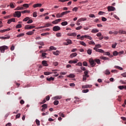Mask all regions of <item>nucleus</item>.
<instances>
[{"mask_svg":"<svg viewBox=\"0 0 126 126\" xmlns=\"http://www.w3.org/2000/svg\"><path fill=\"white\" fill-rule=\"evenodd\" d=\"M8 49V47L5 45L0 46V53H4L5 50H7Z\"/></svg>","mask_w":126,"mask_h":126,"instance_id":"obj_1","label":"nucleus"},{"mask_svg":"<svg viewBox=\"0 0 126 126\" xmlns=\"http://www.w3.org/2000/svg\"><path fill=\"white\" fill-rule=\"evenodd\" d=\"M89 62L90 63V64H91V66L92 67H94V65H96V63H95V60H93L92 59H90L89 60Z\"/></svg>","mask_w":126,"mask_h":126,"instance_id":"obj_2","label":"nucleus"},{"mask_svg":"<svg viewBox=\"0 0 126 126\" xmlns=\"http://www.w3.org/2000/svg\"><path fill=\"white\" fill-rule=\"evenodd\" d=\"M60 30H61V27H60L59 26H55L53 28V31H54V32L60 31Z\"/></svg>","mask_w":126,"mask_h":126,"instance_id":"obj_3","label":"nucleus"},{"mask_svg":"<svg viewBox=\"0 0 126 126\" xmlns=\"http://www.w3.org/2000/svg\"><path fill=\"white\" fill-rule=\"evenodd\" d=\"M42 109H41V112H45V110H46V109H48V104H43L42 106Z\"/></svg>","mask_w":126,"mask_h":126,"instance_id":"obj_4","label":"nucleus"},{"mask_svg":"<svg viewBox=\"0 0 126 126\" xmlns=\"http://www.w3.org/2000/svg\"><path fill=\"white\" fill-rule=\"evenodd\" d=\"M108 11L111 12V11H114V10H116V8L114 6H109L107 7Z\"/></svg>","mask_w":126,"mask_h":126,"instance_id":"obj_5","label":"nucleus"},{"mask_svg":"<svg viewBox=\"0 0 126 126\" xmlns=\"http://www.w3.org/2000/svg\"><path fill=\"white\" fill-rule=\"evenodd\" d=\"M15 15H14V17H18V18H19L21 16V12L20 11H15Z\"/></svg>","mask_w":126,"mask_h":126,"instance_id":"obj_6","label":"nucleus"},{"mask_svg":"<svg viewBox=\"0 0 126 126\" xmlns=\"http://www.w3.org/2000/svg\"><path fill=\"white\" fill-rule=\"evenodd\" d=\"M62 20V19H58L52 22V24H58Z\"/></svg>","mask_w":126,"mask_h":126,"instance_id":"obj_7","label":"nucleus"},{"mask_svg":"<svg viewBox=\"0 0 126 126\" xmlns=\"http://www.w3.org/2000/svg\"><path fill=\"white\" fill-rule=\"evenodd\" d=\"M94 50L95 51V52H98V53H101V54L104 53V50H103V49H96V48H94Z\"/></svg>","mask_w":126,"mask_h":126,"instance_id":"obj_8","label":"nucleus"},{"mask_svg":"<svg viewBox=\"0 0 126 126\" xmlns=\"http://www.w3.org/2000/svg\"><path fill=\"white\" fill-rule=\"evenodd\" d=\"M42 6V4L41 3H36L33 5V7L36 8V7H41Z\"/></svg>","mask_w":126,"mask_h":126,"instance_id":"obj_9","label":"nucleus"},{"mask_svg":"<svg viewBox=\"0 0 126 126\" xmlns=\"http://www.w3.org/2000/svg\"><path fill=\"white\" fill-rule=\"evenodd\" d=\"M63 98V96L62 95H57L53 97L54 100H60V99H62Z\"/></svg>","mask_w":126,"mask_h":126,"instance_id":"obj_10","label":"nucleus"},{"mask_svg":"<svg viewBox=\"0 0 126 126\" xmlns=\"http://www.w3.org/2000/svg\"><path fill=\"white\" fill-rule=\"evenodd\" d=\"M11 22H15V18L10 19L8 20V24H10Z\"/></svg>","mask_w":126,"mask_h":126,"instance_id":"obj_11","label":"nucleus"},{"mask_svg":"<svg viewBox=\"0 0 126 126\" xmlns=\"http://www.w3.org/2000/svg\"><path fill=\"white\" fill-rule=\"evenodd\" d=\"M87 18H81L78 20V22H81V21H86Z\"/></svg>","mask_w":126,"mask_h":126,"instance_id":"obj_12","label":"nucleus"},{"mask_svg":"<svg viewBox=\"0 0 126 126\" xmlns=\"http://www.w3.org/2000/svg\"><path fill=\"white\" fill-rule=\"evenodd\" d=\"M91 32L92 33H98V32H99V30L97 29H94L92 30Z\"/></svg>","mask_w":126,"mask_h":126,"instance_id":"obj_13","label":"nucleus"},{"mask_svg":"<svg viewBox=\"0 0 126 126\" xmlns=\"http://www.w3.org/2000/svg\"><path fill=\"white\" fill-rule=\"evenodd\" d=\"M78 60H70L68 62V63H77Z\"/></svg>","mask_w":126,"mask_h":126,"instance_id":"obj_14","label":"nucleus"},{"mask_svg":"<svg viewBox=\"0 0 126 126\" xmlns=\"http://www.w3.org/2000/svg\"><path fill=\"white\" fill-rule=\"evenodd\" d=\"M10 29L8 28L7 29H5V30H1L0 31V33H4V32H7V31H10Z\"/></svg>","mask_w":126,"mask_h":126,"instance_id":"obj_15","label":"nucleus"},{"mask_svg":"<svg viewBox=\"0 0 126 126\" xmlns=\"http://www.w3.org/2000/svg\"><path fill=\"white\" fill-rule=\"evenodd\" d=\"M76 56H77V53H73L70 55V58H74V57H76Z\"/></svg>","mask_w":126,"mask_h":126,"instance_id":"obj_16","label":"nucleus"},{"mask_svg":"<svg viewBox=\"0 0 126 126\" xmlns=\"http://www.w3.org/2000/svg\"><path fill=\"white\" fill-rule=\"evenodd\" d=\"M104 74H106V75H109V74H111V72L108 70L106 69L104 72Z\"/></svg>","mask_w":126,"mask_h":126,"instance_id":"obj_17","label":"nucleus"},{"mask_svg":"<svg viewBox=\"0 0 126 126\" xmlns=\"http://www.w3.org/2000/svg\"><path fill=\"white\" fill-rule=\"evenodd\" d=\"M42 63L44 66H48V63H47V61H43L42 62Z\"/></svg>","mask_w":126,"mask_h":126,"instance_id":"obj_18","label":"nucleus"},{"mask_svg":"<svg viewBox=\"0 0 126 126\" xmlns=\"http://www.w3.org/2000/svg\"><path fill=\"white\" fill-rule=\"evenodd\" d=\"M24 9V7H17L15 9V10H23Z\"/></svg>","mask_w":126,"mask_h":126,"instance_id":"obj_19","label":"nucleus"},{"mask_svg":"<svg viewBox=\"0 0 126 126\" xmlns=\"http://www.w3.org/2000/svg\"><path fill=\"white\" fill-rule=\"evenodd\" d=\"M94 62L95 63H96L97 64H101V62L100 61L99 59H94Z\"/></svg>","mask_w":126,"mask_h":126,"instance_id":"obj_20","label":"nucleus"},{"mask_svg":"<svg viewBox=\"0 0 126 126\" xmlns=\"http://www.w3.org/2000/svg\"><path fill=\"white\" fill-rule=\"evenodd\" d=\"M84 37L85 38H87V39H89V40H91V41H92V40H93V38L89 35H84Z\"/></svg>","mask_w":126,"mask_h":126,"instance_id":"obj_21","label":"nucleus"},{"mask_svg":"<svg viewBox=\"0 0 126 126\" xmlns=\"http://www.w3.org/2000/svg\"><path fill=\"white\" fill-rule=\"evenodd\" d=\"M69 12H70V11H66L65 12H63L62 13H61L62 16H63V15H65V14H67V13H69Z\"/></svg>","mask_w":126,"mask_h":126,"instance_id":"obj_22","label":"nucleus"},{"mask_svg":"<svg viewBox=\"0 0 126 126\" xmlns=\"http://www.w3.org/2000/svg\"><path fill=\"white\" fill-rule=\"evenodd\" d=\"M46 80L48 81H51V80H52L53 81H54V80H55V78H54L53 77H51L50 78H47Z\"/></svg>","mask_w":126,"mask_h":126,"instance_id":"obj_23","label":"nucleus"},{"mask_svg":"<svg viewBox=\"0 0 126 126\" xmlns=\"http://www.w3.org/2000/svg\"><path fill=\"white\" fill-rule=\"evenodd\" d=\"M101 60H104L105 61H108L109 59L106 57L102 56L100 57Z\"/></svg>","mask_w":126,"mask_h":126,"instance_id":"obj_24","label":"nucleus"},{"mask_svg":"<svg viewBox=\"0 0 126 126\" xmlns=\"http://www.w3.org/2000/svg\"><path fill=\"white\" fill-rule=\"evenodd\" d=\"M56 17H57V18H61V17H63V15H62V13H57L56 14Z\"/></svg>","mask_w":126,"mask_h":126,"instance_id":"obj_25","label":"nucleus"},{"mask_svg":"<svg viewBox=\"0 0 126 126\" xmlns=\"http://www.w3.org/2000/svg\"><path fill=\"white\" fill-rule=\"evenodd\" d=\"M66 41H67V44H65L66 45H71V44L72 43V42L71 41V40H70V39L66 40Z\"/></svg>","mask_w":126,"mask_h":126,"instance_id":"obj_26","label":"nucleus"},{"mask_svg":"<svg viewBox=\"0 0 126 126\" xmlns=\"http://www.w3.org/2000/svg\"><path fill=\"white\" fill-rule=\"evenodd\" d=\"M36 44H37V45H40V46H44V45H45V44H44V42H42V41H39V42H37L36 43Z\"/></svg>","mask_w":126,"mask_h":126,"instance_id":"obj_27","label":"nucleus"},{"mask_svg":"<svg viewBox=\"0 0 126 126\" xmlns=\"http://www.w3.org/2000/svg\"><path fill=\"white\" fill-rule=\"evenodd\" d=\"M68 23L67 21H64V22H63L61 23V25H62V26H65L66 25H67Z\"/></svg>","mask_w":126,"mask_h":126,"instance_id":"obj_28","label":"nucleus"},{"mask_svg":"<svg viewBox=\"0 0 126 126\" xmlns=\"http://www.w3.org/2000/svg\"><path fill=\"white\" fill-rule=\"evenodd\" d=\"M89 77L88 76L83 75V81H85L87 79V78Z\"/></svg>","mask_w":126,"mask_h":126,"instance_id":"obj_29","label":"nucleus"},{"mask_svg":"<svg viewBox=\"0 0 126 126\" xmlns=\"http://www.w3.org/2000/svg\"><path fill=\"white\" fill-rule=\"evenodd\" d=\"M21 13L24 14V13H30V10H24V11H21Z\"/></svg>","mask_w":126,"mask_h":126,"instance_id":"obj_30","label":"nucleus"},{"mask_svg":"<svg viewBox=\"0 0 126 126\" xmlns=\"http://www.w3.org/2000/svg\"><path fill=\"white\" fill-rule=\"evenodd\" d=\"M90 86H89V85H84L82 87V88H83V89H86L87 88H90Z\"/></svg>","mask_w":126,"mask_h":126,"instance_id":"obj_31","label":"nucleus"},{"mask_svg":"<svg viewBox=\"0 0 126 126\" xmlns=\"http://www.w3.org/2000/svg\"><path fill=\"white\" fill-rule=\"evenodd\" d=\"M27 35H33V34H34V32H32V31H30L28 32H27Z\"/></svg>","mask_w":126,"mask_h":126,"instance_id":"obj_32","label":"nucleus"},{"mask_svg":"<svg viewBox=\"0 0 126 126\" xmlns=\"http://www.w3.org/2000/svg\"><path fill=\"white\" fill-rule=\"evenodd\" d=\"M24 35H25L24 33H20L17 35V37L18 38H20V37H23V36H24Z\"/></svg>","mask_w":126,"mask_h":126,"instance_id":"obj_33","label":"nucleus"},{"mask_svg":"<svg viewBox=\"0 0 126 126\" xmlns=\"http://www.w3.org/2000/svg\"><path fill=\"white\" fill-rule=\"evenodd\" d=\"M53 26V25H52V24H50V23H47L45 25V27H51Z\"/></svg>","mask_w":126,"mask_h":126,"instance_id":"obj_34","label":"nucleus"},{"mask_svg":"<svg viewBox=\"0 0 126 126\" xmlns=\"http://www.w3.org/2000/svg\"><path fill=\"white\" fill-rule=\"evenodd\" d=\"M80 44L82 45V46H84V47H86V43L84 41H80Z\"/></svg>","mask_w":126,"mask_h":126,"instance_id":"obj_35","label":"nucleus"},{"mask_svg":"<svg viewBox=\"0 0 126 126\" xmlns=\"http://www.w3.org/2000/svg\"><path fill=\"white\" fill-rule=\"evenodd\" d=\"M114 67L117 69H120V70H123L124 69L122 67H120V66H115Z\"/></svg>","mask_w":126,"mask_h":126,"instance_id":"obj_36","label":"nucleus"},{"mask_svg":"<svg viewBox=\"0 0 126 126\" xmlns=\"http://www.w3.org/2000/svg\"><path fill=\"white\" fill-rule=\"evenodd\" d=\"M59 54H60V52L58 50L55 52H53V55H55V56H59Z\"/></svg>","mask_w":126,"mask_h":126,"instance_id":"obj_37","label":"nucleus"},{"mask_svg":"<svg viewBox=\"0 0 126 126\" xmlns=\"http://www.w3.org/2000/svg\"><path fill=\"white\" fill-rule=\"evenodd\" d=\"M53 72H44V75H50V74H52Z\"/></svg>","mask_w":126,"mask_h":126,"instance_id":"obj_38","label":"nucleus"},{"mask_svg":"<svg viewBox=\"0 0 126 126\" xmlns=\"http://www.w3.org/2000/svg\"><path fill=\"white\" fill-rule=\"evenodd\" d=\"M119 33L120 34H126V32L125 31L119 30Z\"/></svg>","mask_w":126,"mask_h":126,"instance_id":"obj_39","label":"nucleus"},{"mask_svg":"<svg viewBox=\"0 0 126 126\" xmlns=\"http://www.w3.org/2000/svg\"><path fill=\"white\" fill-rule=\"evenodd\" d=\"M113 55L114 56H117L118 55H119V52L117 51H115L113 52Z\"/></svg>","mask_w":126,"mask_h":126,"instance_id":"obj_40","label":"nucleus"},{"mask_svg":"<svg viewBox=\"0 0 126 126\" xmlns=\"http://www.w3.org/2000/svg\"><path fill=\"white\" fill-rule=\"evenodd\" d=\"M125 86H119L118 87V88L120 90H123V89H125Z\"/></svg>","mask_w":126,"mask_h":126,"instance_id":"obj_41","label":"nucleus"},{"mask_svg":"<svg viewBox=\"0 0 126 126\" xmlns=\"http://www.w3.org/2000/svg\"><path fill=\"white\" fill-rule=\"evenodd\" d=\"M29 19H30V18L29 17H27L25 18H24L23 20V21L24 22H26V21H28V20H29Z\"/></svg>","mask_w":126,"mask_h":126,"instance_id":"obj_42","label":"nucleus"},{"mask_svg":"<svg viewBox=\"0 0 126 126\" xmlns=\"http://www.w3.org/2000/svg\"><path fill=\"white\" fill-rule=\"evenodd\" d=\"M50 49L51 50V51H53V50L56 51V50H57V48L54 46H50Z\"/></svg>","mask_w":126,"mask_h":126,"instance_id":"obj_43","label":"nucleus"},{"mask_svg":"<svg viewBox=\"0 0 126 126\" xmlns=\"http://www.w3.org/2000/svg\"><path fill=\"white\" fill-rule=\"evenodd\" d=\"M21 27H22V25H21V24H18L16 26V29H18L19 28H21Z\"/></svg>","mask_w":126,"mask_h":126,"instance_id":"obj_44","label":"nucleus"},{"mask_svg":"<svg viewBox=\"0 0 126 126\" xmlns=\"http://www.w3.org/2000/svg\"><path fill=\"white\" fill-rule=\"evenodd\" d=\"M94 48H95V49L96 50H98V48H101V45H100V44H96Z\"/></svg>","mask_w":126,"mask_h":126,"instance_id":"obj_45","label":"nucleus"},{"mask_svg":"<svg viewBox=\"0 0 126 126\" xmlns=\"http://www.w3.org/2000/svg\"><path fill=\"white\" fill-rule=\"evenodd\" d=\"M56 36L59 38L60 37H62V33L61 32H58L56 34Z\"/></svg>","mask_w":126,"mask_h":126,"instance_id":"obj_46","label":"nucleus"},{"mask_svg":"<svg viewBox=\"0 0 126 126\" xmlns=\"http://www.w3.org/2000/svg\"><path fill=\"white\" fill-rule=\"evenodd\" d=\"M87 52L88 55H91L92 54V50L91 49H88Z\"/></svg>","mask_w":126,"mask_h":126,"instance_id":"obj_47","label":"nucleus"},{"mask_svg":"<svg viewBox=\"0 0 126 126\" xmlns=\"http://www.w3.org/2000/svg\"><path fill=\"white\" fill-rule=\"evenodd\" d=\"M68 77H70L71 78H74V77H75V75L74 74H70L69 75Z\"/></svg>","mask_w":126,"mask_h":126,"instance_id":"obj_48","label":"nucleus"},{"mask_svg":"<svg viewBox=\"0 0 126 126\" xmlns=\"http://www.w3.org/2000/svg\"><path fill=\"white\" fill-rule=\"evenodd\" d=\"M117 43H115V44H113L112 45V48L113 49H116V47H117Z\"/></svg>","mask_w":126,"mask_h":126,"instance_id":"obj_49","label":"nucleus"},{"mask_svg":"<svg viewBox=\"0 0 126 126\" xmlns=\"http://www.w3.org/2000/svg\"><path fill=\"white\" fill-rule=\"evenodd\" d=\"M23 7H26V8H28V7H29V4H26V3L24 4L23 5Z\"/></svg>","mask_w":126,"mask_h":126,"instance_id":"obj_50","label":"nucleus"},{"mask_svg":"<svg viewBox=\"0 0 126 126\" xmlns=\"http://www.w3.org/2000/svg\"><path fill=\"white\" fill-rule=\"evenodd\" d=\"M83 65H84V66H88V63H87V62L85 61L83 62Z\"/></svg>","mask_w":126,"mask_h":126,"instance_id":"obj_51","label":"nucleus"},{"mask_svg":"<svg viewBox=\"0 0 126 126\" xmlns=\"http://www.w3.org/2000/svg\"><path fill=\"white\" fill-rule=\"evenodd\" d=\"M77 10H78V7H75L72 9V11H75V12H76Z\"/></svg>","mask_w":126,"mask_h":126,"instance_id":"obj_52","label":"nucleus"},{"mask_svg":"<svg viewBox=\"0 0 126 126\" xmlns=\"http://www.w3.org/2000/svg\"><path fill=\"white\" fill-rule=\"evenodd\" d=\"M86 76H89V75H88V70H86L84 71V75Z\"/></svg>","mask_w":126,"mask_h":126,"instance_id":"obj_53","label":"nucleus"},{"mask_svg":"<svg viewBox=\"0 0 126 126\" xmlns=\"http://www.w3.org/2000/svg\"><path fill=\"white\" fill-rule=\"evenodd\" d=\"M88 92H89V90L86 89V90H83L82 93H87Z\"/></svg>","mask_w":126,"mask_h":126,"instance_id":"obj_54","label":"nucleus"},{"mask_svg":"<svg viewBox=\"0 0 126 126\" xmlns=\"http://www.w3.org/2000/svg\"><path fill=\"white\" fill-rule=\"evenodd\" d=\"M33 22V20L32 19H29L28 22H27V23L28 24H30L31 23H32Z\"/></svg>","mask_w":126,"mask_h":126,"instance_id":"obj_55","label":"nucleus"},{"mask_svg":"<svg viewBox=\"0 0 126 126\" xmlns=\"http://www.w3.org/2000/svg\"><path fill=\"white\" fill-rule=\"evenodd\" d=\"M25 29H30V25H27L25 27Z\"/></svg>","mask_w":126,"mask_h":126,"instance_id":"obj_56","label":"nucleus"},{"mask_svg":"<svg viewBox=\"0 0 126 126\" xmlns=\"http://www.w3.org/2000/svg\"><path fill=\"white\" fill-rule=\"evenodd\" d=\"M49 34L50 33L49 32H46V33H42L41 36H48V35H49Z\"/></svg>","mask_w":126,"mask_h":126,"instance_id":"obj_57","label":"nucleus"},{"mask_svg":"<svg viewBox=\"0 0 126 126\" xmlns=\"http://www.w3.org/2000/svg\"><path fill=\"white\" fill-rule=\"evenodd\" d=\"M59 115L60 117H62V118H64V115L63 114V113L60 112L59 113Z\"/></svg>","mask_w":126,"mask_h":126,"instance_id":"obj_58","label":"nucleus"},{"mask_svg":"<svg viewBox=\"0 0 126 126\" xmlns=\"http://www.w3.org/2000/svg\"><path fill=\"white\" fill-rule=\"evenodd\" d=\"M10 7H11V8H14L15 7L14 5L12 3H10Z\"/></svg>","mask_w":126,"mask_h":126,"instance_id":"obj_59","label":"nucleus"},{"mask_svg":"<svg viewBox=\"0 0 126 126\" xmlns=\"http://www.w3.org/2000/svg\"><path fill=\"white\" fill-rule=\"evenodd\" d=\"M76 65H78V66H82V63L79 62L76 64Z\"/></svg>","mask_w":126,"mask_h":126,"instance_id":"obj_60","label":"nucleus"},{"mask_svg":"<svg viewBox=\"0 0 126 126\" xmlns=\"http://www.w3.org/2000/svg\"><path fill=\"white\" fill-rule=\"evenodd\" d=\"M35 122L36 125H37V126H39L40 125V121H39L38 119H36L35 120Z\"/></svg>","mask_w":126,"mask_h":126,"instance_id":"obj_61","label":"nucleus"},{"mask_svg":"<svg viewBox=\"0 0 126 126\" xmlns=\"http://www.w3.org/2000/svg\"><path fill=\"white\" fill-rule=\"evenodd\" d=\"M54 104L57 106V105H59V101L58 100H55L54 102Z\"/></svg>","mask_w":126,"mask_h":126,"instance_id":"obj_62","label":"nucleus"},{"mask_svg":"<svg viewBox=\"0 0 126 126\" xmlns=\"http://www.w3.org/2000/svg\"><path fill=\"white\" fill-rule=\"evenodd\" d=\"M46 56H47V53H42V58H46Z\"/></svg>","mask_w":126,"mask_h":126,"instance_id":"obj_63","label":"nucleus"},{"mask_svg":"<svg viewBox=\"0 0 126 126\" xmlns=\"http://www.w3.org/2000/svg\"><path fill=\"white\" fill-rule=\"evenodd\" d=\"M33 17H37V12H33Z\"/></svg>","mask_w":126,"mask_h":126,"instance_id":"obj_64","label":"nucleus"}]
</instances>
